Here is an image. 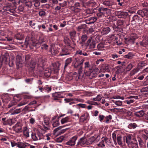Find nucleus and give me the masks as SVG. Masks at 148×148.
Masks as SVG:
<instances>
[{"mask_svg":"<svg viewBox=\"0 0 148 148\" xmlns=\"http://www.w3.org/2000/svg\"><path fill=\"white\" fill-rule=\"evenodd\" d=\"M15 109V107L13 108L12 110H14V111L12 113H11V114H17L21 112L20 109H17L16 110Z\"/></svg>","mask_w":148,"mask_h":148,"instance_id":"4c0bfd02","label":"nucleus"},{"mask_svg":"<svg viewBox=\"0 0 148 148\" xmlns=\"http://www.w3.org/2000/svg\"><path fill=\"white\" fill-rule=\"evenodd\" d=\"M134 114L136 116L141 117L143 116L145 114V113L143 110H141L135 112Z\"/></svg>","mask_w":148,"mask_h":148,"instance_id":"6ab92c4d","label":"nucleus"},{"mask_svg":"<svg viewBox=\"0 0 148 148\" xmlns=\"http://www.w3.org/2000/svg\"><path fill=\"white\" fill-rule=\"evenodd\" d=\"M77 139V137L75 136L72 137L65 144L68 145L72 146L74 145L75 143V141Z\"/></svg>","mask_w":148,"mask_h":148,"instance_id":"0eeeda50","label":"nucleus"},{"mask_svg":"<svg viewBox=\"0 0 148 148\" xmlns=\"http://www.w3.org/2000/svg\"><path fill=\"white\" fill-rule=\"evenodd\" d=\"M51 73V69L47 68L45 71L44 75L46 77H49L50 76Z\"/></svg>","mask_w":148,"mask_h":148,"instance_id":"b1692460","label":"nucleus"},{"mask_svg":"<svg viewBox=\"0 0 148 148\" xmlns=\"http://www.w3.org/2000/svg\"><path fill=\"white\" fill-rule=\"evenodd\" d=\"M50 119L47 117H45L44 118V123L45 125H48L49 121Z\"/></svg>","mask_w":148,"mask_h":148,"instance_id":"58836bf2","label":"nucleus"},{"mask_svg":"<svg viewBox=\"0 0 148 148\" xmlns=\"http://www.w3.org/2000/svg\"><path fill=\"white\" fill-rule=\"evenodd\" d=\"M87 142L86 138L84 137H82L78 140L76 146L78 147L84 146L85 144L87 145Z\"/></svg>","mask_w":148,"mask_h":148,"instance_id":"6e6552de","label":"nucleus"},{"mask_svg":"<svg viewBox=\"0 0 148 148\" xmlns=\"http://www.w3.org/2000/svg\"><path fill=\"white\" fill-rule=\"evenodd\" d=\"M113 102L116 105L118 106H121L122 105V102L120 101H113Z\"/></svg>","mask_w":148,"mask_h":148,"instance_id":"4d7b16f0","label":"nucleus"},{"mask_svg":"<svg viewBox=\"0 0 148 148\" xmlns=\"http://www.w3.org/2000/svg\"><path fill=\"white\" fill-rule=\"evenodd\" d=\"M27 101L26 100L24 99L21 102L19 103L18 105L17 106H21L27 104Z\"/></svg>","mask_w":148,"mask_h":148,"instance_id":"79ce46f5","label":"nucleus"},{"mask_svg":"<svg viewBox=\"0 0 148 148\" xmlns=\"http://www.w3.org/2000/svg\"><path fill=\"white\" fill-rule=\"evenodd\" d=\"M32 139L34 141L40 140L44 138V136L42 133L37 131L36 133H32L31 135Z\"/></svg>","mask_w":148,"mask_h":148,"instance_id":"f257e3e1","label":"nucleus"},{"mask_svg":"<svg viewBox=\"0 0 148 148\" xmlns=\"http://www.w3.org/2000/svg\"><path fill=\"white\" fill-rule=\"evenodd\" d=\"M132 143L129 146L132 148H138V143L136 139L133 140Z\"/></svg>","mask_w":148,"mask_h":148,"instance_id":"dca6fc26","label":"nucleus"},{"mask_svg":"<svg viewBox=\"0 0 148 148\" xmlns=\"http://www.w3.org/2000/svg\"><path fill=\"white\" fill-rule=\"evenodd\" d=\"M110 29L109 27H107L104 29V31L106 34L108 33L110 31Z\"/></svg>","mask_w":148,"mask_h":148,"instance_id":"680f3d73","label":"nucleus"},{"mask_svg":"<svg viewBox=\"0 0 148 148\" xmlns=\"http://www.w3.org/2000/svg\"><path fill=\"white\" fill-rule=\"evenodd\" d=\"M32 42V41L30 38L29 37H27L25 39V45L26 46H27L28 45H30Z\"/></svg>","mask_w":148,"mask_h":148,"instance_id":"7c9ffc66","label":"nucleus"},{"mask_svg":"<svg viewBox=\"0 0 148 148\" xmlns=\"http://www.w3.org/2000/svg\"><path fill=\"white\" fill-rule=\"evenodd\" d=\"M88 38L86 34H84L82 35L81 37V39L82 41L83 42H85Z\"/></svg>","mask_w":148,"mask_h":148,"instance_id":"49530a36","label":"nucleus"},{"mask_svg":"<svg viewBox=\"0 0 148 148\" xmlns=\"http://www.w3.org/2000/svg\"><path fill=\"white\" fill-rule=\"evenodd\" d=\"M59 65L58 64H57L54 65L53 69L54 71L57 72L59 70Z\"/></svg>","mask_w":148,"mask_h":148,"instance_id":"c03bdc74","label":"nucleus"},{"mask_svg":"<svg viewBox=\"0 0 148 148\" xmlns=\"http://www.w3.org/2000/svg\"><path fill=\"white\" fill-rule=\"evenodd\" d=\"M22 64V61L21 57L19 56H17L16 58V65L17 68L18 69Z\"/></svg>","mask_w":148,"mask_h":148,"instance_id":"4468645a","label":"nucleus"},{"mask_svg":"<svg viewBox=\"0 0 148 148\" xmlns=\"http://www.w3.org/2000/svg\"><path fill=\"white\" fill-rule=\"evenodd\" d=\"M87 3L88 6L91 7H94L96 4V3L93 1H89Z\"/></svg>","mask_w":148,"mask_h":148,"instance_id":"c9c22d12","label":"nucleus"},{"mask_svg":"<svg viewBox=\"0 0 148 148\" xmlns=\"http://www.w3.org/2000/svg\"><path fill=\"white\" fill-rule=\"evenodd\" d=\"M138 37L136 36V34H133L131 36L128 40L129 42H131L132 44H134V41Z\"/></svg>","mask_w":148,"mask_h":148,"instance_id":"2eb2a0df","label":"nucleus"},{"mask_svg":"<svg viewBox=\"0 0 148 148\" xmlns=\"http://www.w3.org/2000/svg\"><path fill=\"white\" fill-rule=\"evenodd\" d=\"M70 54V51L67 49H62V52L60 53L61 56L66 55Z\"/></svg>","mask_w":148,"mask_h":148,"instance_id":"bb28decb","label":"nucleus"},{"mask_svg":"<svg viewBox=\"0 0 148 148\" xmlns=\"http://www.w3.org/2000/svg\"><path fill=\"white\" fill-rule=\"evenodd\" d=\"M116 139L118 144L121 147H123L125 145L124 144L122 141V138L121 136H117Z\"/></svg>","mask_w":148,"mask_h":148,"instance_id":"f3484780","label":"nucleus"},{"mask_svg":"<svg viewBox=\"0 0 148 148\" xmlns=\"http://www.w3.org/2000/svg\"><path fill=\"white\" fill-rule=\"evenodd\" d=\"M96 140V138L94 136H92L89 138L87 140V145H90L92 144Z\"/></svg>","mask_w":148,"mask_h":148,"instance_id":"c85d7f7f","label":"nucleus"},{"mask_svg":"<svg viewBox=\"0 0 148 148\" xmlns=\"http://www.w3.org/2000/svg\"><path fill=\"white\" fill-rule=\"evenodd\" d=\"M134 101V100L133 99H130L129 100H127L125 101L124 102L127 103L128 105H130L132 103H133Z\"/></svg>","mask_w":148,"mask_h":148,"instance_id":"6e6d98bb","label":"nucleus"},{"mask_svg":"<svg viewBox=\"0 0 148 148\" xmlns=\"http://www.w3.org/2000/svg\"><path fill=\"white\" fill-rule=\"evenodd\" d=\"M67 4V2L66 1H64V2L62 3H60L59 5L62 7H64L66 6Z\"/></svg>","mask_w":148,"mask_h":148,"instance_id":"0e129e2a","label":"nucleus"},{"mask_svg":"<svg viewBox=\"0 0 148 148\" xmlns=\"http://www.w3.org/2000/svg\"><path fill=\"white\" fill-rule=\"evenodd\" d=\"M138 140L139 142V145L140 146V147L142 148H144V143L143 142L140 138Z\"/></svg>","mask_w":148,"mask_h":148,"instance_id":"bf43d9fd","label":"nucleus"},{"mask_svg":"<svg viewBox=\"0 0 148 148\" xmlns=\"http://www.w3.org/2000/svg\"><path fill=\"white\" fill-rule=\"evenodd\" d=\"M116 15L119 18H125L128 15L127 12L116 11L115 12Z\"/></svg>","mask_w":148,"mask_h":148,"instance_id":"423d86ee","label":"nucleus"},{"mask_svg":"<svg viewBox=\"0 0 148 148\" xmlns=\"http://www.w3.org/2000/svg\"><path fill=\"white\" fill-rule=\"evenodd\" d=\"M105 119H106V121H105V122L106 123H108L109 120H111L112 119V116L111 115H110L108 116H106L105 117Z\"/></svg>","mask_w":148,"mask_h":148,"instance_id":"603ef678","label":"nucleus"},{"mask_svg":"<svg viewBox=\"0 0 148 148\" xmlns=\"http://www.w3.org/2000/svg\"><path fill=\"white\" fill-rule=\"evenodd\" d=\"M29 25L30 26L33 27L36 25L35 23L33 22L32 21H30L29 23Z\"/></svg>","mask_w":148,"mask_h":148,"instance_id":"774afa93","label":"nucleus"},{"mask_svg":"<svg viewBox=\"0 0 148 148\" xmlns=\"http://www.w3.org/2000/svg\"><path fill=\"white\" fill-rule=\"evenodd\" d=\"M28 145L27 143L20 142L17 144V147L19 148H26Z\"/></svg>","mask_w":148,"mask_h":148,"instance_id":"a211bd4d","label":"nucleus"},{"mask_svg":"<svg viewBox=\"0 0 148 148\" xmlns=\"http://www.w3.org/2000/svg\"><path fill=\"white\" fill-rule=\"evenodd\" d=\"M24 6L23 5H21L18 7V10L19 12H23L24 10Z\"/></svg>","mask_w":148,"mask_h":148,"instance_id":"3c124183","label":"nucleus"},{"mask_svg":"<svg viewBox=\"0 0 148 148\" xmlns=\"http://www.w3.org/2000/svg\"><path fill=\"white\" fill-rule=\"evenodd\" d=\"M86 103L89 104H90L92 105H98V103L97 102H94V103H92V102L89 100L87 101Z\"/></svg>","mask_w":148,"mask_h":148,"instance_id":"13d9d810","label":"nucleus"},{"mask_svg":"<svg viewBox=\"0 0 148 148\" xmlns=\"http://www.w3.org/2000/svg\"><path fill=\"white\" fill-rule=\"evenodd\" d=\"M133 67V66L131 64H129L126 68L127 71H129Z\"/></svg>","mask_w":148,"mask_h":148,"instance_id":"e2e57ef3","label":"nucleus"},{"mask_svg":"<svg viewBox=\"0 0 148 148\" xmlns=\"http://www.w3.org/2000/svg\"><path fill=\"white\" fill-rule=\"evenodd\" d=\"M139 70L140 69L138 67L134 68L133 70L131 71L130 73V75L132 76L134 75L137 73Z\"/></svg>","mask_w":148,"mask_h":148,"instance_id":"473e14b6","label":"nucleus"},{"mask_svg":"<svg viewBox=\"0 0 148 148\" xmlns=\"http://www.w3.org/2000/svg\"><path fill=\"white\" fill-rule=\"evenodd\" d=\"M1 120L3 121V124L4 125H5L8 124V123L6 119L5 118H3Z\"/></svg>","mask_w":148,"mask_h":148,"instance_id":"69168bd1","label":"nucleus"},{"mask_svg":"<svg viewBox=\"0 0 148 148\" xmlns=\"http://www.w3.org/2000/svg\"><path fill=\"white\" fill-rule=\"evenodd\" d=\"M102 2L103 5L110 8V6L113 5L111 0H102Z\"/></svg>","mask_w":148,"mask_h":148,"instance_id":"f8f14e48","label":"nucleus"},{"mask_svg":"<svg viewBox=\"0 0 148 148\" xmlns=\"http://www.w3.org/2000/svg\"><path fill=\"white\" fill-rule=\"evenodd\" d=\"M76 32L75 31H73L70 33V35L71 38H74L76 35Z\"/></svg>","mask_w":148,"mask_h":148,"instance_id":"5fc2aeb1","label":"nucleus"},{"mask_svg":"<svg viewBox=\"0 0 148 148\" xmlns=\"http://www.w3.org/2000/svg\"><path fill=\"white\" fill-rule=\"evenodd\" d=\"M142 19L137 15H134L132 18L131 24L132 25H135L137 24H140L141 22Z\"/></svg>","mask_w":148,"mask_h":148,"instance_id":"f03ea898","label":"nucleus"},{"mask_svg":"<svg viewBox=\"0 0 148 148\" xmlns=\"http://www.w3.org/2000/svg\"><path fill=\"white\" fill-rule=\"evenodd\" d=\"M112 138L115 145L117 144L116 142V133L114 132L112 134Z\"/></svg>","mask_w":148,"mask_h":148,"instance_id":"ea45409f","label":"nucleus"},{"mask_svg":"<svg viewBox=\"0 0 148 148\" xmlns=\"http://www.w3.org/2000/svg\"><path fill=\"white\" fill-rule=\"evenodd\" d=\"M16 7L14 5H11L10 4H8L6 6L4 7V9L7 11V12L14 13L16 12Z\"/></svg>","mask_w":148,"mask_h":148,"instance_id":"7ed1b4c3","label":"nucleus"},{"mask_svg":"<svg viewBox=\"0 0 148 148\" xmlns=\"http://www.w3.org/2000/svg\"><path fill=\"white\" fill-rule=\"evenodd\" d=\"M93 13V11L92 9H87L86 10L85 13L86 15L92 14Z\"/></svg>","mask_w":148,"mask_h":148,"instance_id":"8fccbe9b","label":"nucleus"},{"mask_svg":"<svg viewBox=\"0 0 148 148\" xmlns=\"http://www.w3.org/2000/svg\"><path fill=\"white\" fill-rule=\"evenodd\" d=\"M26 5L29 8H31L32 5V2L31 1H28L26 3Z\"/></svg>","mask_w":148,"mask_h":148,"instance_id":"052dcab7","label":"nucleus"},{"mask_svg":"<svg viewBox=\"0 0 148 148\" xmlns=\"http://www.w3.org/2000/svg\"><path fill=\"white\" fill-rule=\"evenodd\" d=\"M72 60V58H68L65 61V64L64 67V70L65 69L67 66L71 63Z\"/></svg>","mask_w":148,"mask_h":148,"instance_id":"412c9836","label":"nucleus"},{"mask_svg":"<svg viewBox=\"0 0 148 148\" xmlns=\"http://www.w3.org/2000/svg\"><path fill=\"white\" fill-rule=\"evenodd\" d=\"M137 13L139 15H140L142 17H143L145 16V12L143 10H140L138 11Z\"/></svg>","mask_w":148,"mask_h":148,"instance_id":"37998d69","label":"nucleus"},{"mask_svg":"<svg viewBox=\"0 0 148 148\" xmlns=\"http://www.w3.org/2000/svg\"><path fill=\"white\" fill-rule=\"evenodd\" d=\"M98 10L99 12H101V14L104 15L105 14H107L108 12L110 11V10L107 8L101 7L99 8Z\"/></svg>","mask_w":148,"mask_h":148,"instance_id":"9d476101","label":"nucleus"},{"mask_svg":"<svg viewBox=\"0 0 148 148\" xmlns=\"http://www.w3.org/2000/svg\"><path fill=\"white\" fill-rule=\"evenodd\" d=\"M54 118L52 119V126L53 127H55L59 126L60 124L59 120L58 119L54 120Z\"/></svg>","mask_w":148,"mask_h":148,"instance_id":"aec40b11","label":"nucleus"},{"mask_svg":"<svg viewBox=\"0 0 148 148\" xmlns=\"http://www.w3.org/2000/svg\"><path fill=\"white\" fill-rule=\"evenodd\" d=\"M9 58V56H7V55L6 56H3L1 57V62H0V68L1 66L2 63L4 62L5 63H7L8 60V58Z\"/></svg>","mask_w":148,"mask_h":148,"instance_id":"9b49d317","label":"nucleus"},{"mask_svg":"<svg viewBox=\"0 0 148 148\" xmlns=\"http://www.w3.org/2000/svg\"><path fill=\"white\" fill-rule=\"evenodd\" d=\"M23 38V36L20 34H16L14 36V38L19 40H21Z\"/></svg>","mask_w":148,"mask_h":148,"instance_id":"f704fd0d","label":"nucleus"},{"mask_svg":"<svg viewBox=\"0 0 148 148\" xmlns=\"http://www.w3.org/2000/svg\"><path fill=\"white\" fill-rule=\"evenodd\" d=\"M89 119V114L86 112L83 111L82 112V115L79 118V121L84 122L85 121Z\"/></svg>","mask_w":148,"mask_h":148,"instance_id":"39448f33","label":"nucleus"},{"mask_svg":"<svg viewBox=\"0 0 148 148\" xmlns=\"http://www.w3.org/2000/svg\"><path fill=\"white\" fill-rule=\"evenodd\" d=\"M101 70L103 72H108L110 71L109 67L107 65L103 66Z\"/></svg>","mask_w":148,"mask_h":148,"instance_id":"2f4dec72","label":"nucleus"},{"mask_svg":"<svg viewBox=\"0 0 148 148\" xmlns=\"http://www.w3.org/2000/svg\"><path fill=\"white\" fill-rule=\"evenodd\" d=\"M97 145L99 147L104 148L105 146L104 140H102L99 143L97 144Z\"/></svg>","mask_w":148,"mask_h":148,"instance_id":"a18cd8bd","label":"nucleus"},{"mask_svg":"<svg viewBox=\"0 0 148 148\" xmlns=\"http://www.w3.org/2000/svg\"><path fill=\"white\" fill-rule=\"evenodd\" d=\"M88 21L89 22L87 23L88 24H90L93 23L97 20V18L95 17H92L89 18L88 19Z\"/></svg>","mask_w":148,"mask_h":148,"instance_id":"393cba45","label":"nucleus"},{"mask_svg":"<svg viewBox=\"0 0 148 148\" xmlns=\"http://www.w3.org/2000/svg\"><path fill=\"white\" fill-rule=\"evenodd\" d=\"M63 97L61 95L60 92H56L52 94V100L53 101H58L60 103H62V101L60 100V99Z\"/></svg>","mask_w":148,"mask_h":148,"instance_id":"20e7f679","label":"nucleus"},{"mask_svg":"<svg viewBox=\"0 0 148 148\" xmlns=\"http://www.w3.org/2000/svg\"><path fill=\"white\" fill-rule=\"evenodd\" d=\"M70 121V118L67 116L62 118L61 120V123L62 124H63Z\"/></svg>","mask_w":148,"mask_h":148,"instance_id":"a878e982","label":"nucleus"},{"mask_svg":"<svg viewBox=\"0 0 148 148\" xmlns=\"http://www.w3.org/2000/svg\"><path fill=\"white\" fill-rule=\"evenodd\" d=\"M79 69H78V74L79 75V76H80L81 75L83 71V67L82 66H79Z\"/></svg>","mask_w":148,"mask_h":148,"instance_id":"de8ad7c7","label":"nucleus"},{"mask_svg":"<svg viewBox=\"0 0 148 148\" xmlns=\"http://www.w3.org/2000/svg\"><path fill=\"white\" fill-rule=\"evenodd\" d=\"M104 45L101 43L99 44L97 46V48L99 50H102L103 48L104 47Z\"/></svg>","mask_w":148,"mask_h":148,"instance_id":"09e8293b","label":"nucleus"},{"mask_svg":"<svg viewBox=\"0 0 148 148\" xmlns=\"http://www.w3.org/2000/svg\"><path fill=\"white\" fill-rule=\"evenodd\" d=\"M84 68L86 69V68H89L90 67V63L89 62H86L84 63Z\"/></svg>","mask_w":148,"mask_h":148,"instance_id":"338daca9","label":"nucleus"},{"mask_svg":"<svg viewBox=\"0 0 148 148\" xmlns=\"http://www.w3.org/2000/svg\"><path fill=\"white\" fill-rule=\"evenodd\" d=\"M138 126L137 124L135 123H130L128 125V128L130 129H134Z\"/></svg>","mask_w":148,"mask_h":148,"instance_id":"c756f323","label":"nucleus"},{"mask_svg":"<svg viewBox=\"0 0 148 148\" xmlns=\"http://www.w3.org/2000/svg\"><path fill=\"white\" fill-rule=\"evenodd\" d=\"M146 65V64L144 61H141L138 63V66L139 67L142 68Z\"/></svg>","mask_w":148,"mask_h":148,"instance_id":"e433bc0d","label":"nucleus"},{"mask_svg":"<svg viewBox=\"0 0 148 148\" xmlns=\"http://www.w3.org/2000/svg\"><path fill=\"white\" fill-rule=\"evenodd\" d=\"M135 139H132L131 136L130 135L128 136L126 138V143L129 145L132 143V142L133 140Z\"/></svg>","mask_w":148,"mask_h":148,"instance_id":"5701e85b","label":"nucleus"},{"mask_svg":"<svg viewBox=\"0 0 148 148\" xmlns=\"http://www.w3.org/2000/svg\"><path fill=\"white\" fill-rule=\"evenodd\" d=\"M39 15L40 16H44L45 15L46 12L44 10H41L39 12Z\"/></svg>","mask_w":148,"mask_h":148,"instance_id":"864d4df0","label":"nucleus"},{"mask_svg":"<svg viewBox=\"0 0 148 148\" xmlns=\"http://www.w3.org/2000/svg\"><path fill=\"white\" fill-rule=\"evenodd\" d=\"M36 62L35 60L31 61L29 65L30 69L31 70H33L35 68L36 66Z\"/></svg>","mask_w":148,"mask_h":148,"instance_id":"4be33fe9","label":"nucleus"},{"mask_svg":"<svg viewBox=\"0 0 148 148\" xmlns=\"http://www.w3.org/2000/svg\"><path fill=\"white\" fill-rule=\"evenodd\" d=\"M84 61V59H82L81 60L79 63L78 64H77L76 63H75L74 65V68H77L79 66H82V64H83Z\"/></svg>","mask_w":148,"mask_h":148,"instance_id":"72a5a7b5","label":"nucleus"},{"mask_svg":"<svg viewBox=\"0 0 148 148\" xmlns=\"http://www.w3.org/2000/svg\"><path fill=\"white\" fill-rule=\"evenodd\" d=\"M23 135L27 138L29 137V130L26 127L23 128Z\"/></svg>","mask_w":148,"mask_h":148,"instance_id":"cd10ccee","label":"nucleus"},{"mask_svg":"<svg viewBox=\"0 0 148 148\" xmlns=\"http://www.w3.org/2000/svg\"><path fill=\"white\" fill-rule=\"evenodd\" d=\"M45 63V59L42 58H40L38 60V66L41 67L43 68Z\"/></svg>","mask_w":148,"mask_h":148,"instance_id":"ddd939ff","label":"nucleus"},{"mask_svg":"<svg viewBox=\"0 0 148 148\" xmlns=\"http://www.w3.org/2000/svg\"><path fill=\"white\" fill-rule=\"evenodd\" d=\"M101 98L102 97L100 95H97V96L96 97L93 98L92 99L94 101H99L101 100Z\"/></svg>","mask_w":148,"mask_h":148,"instance_id":"a19ab883","label":"nucleus"},{"mask_svg":"<svg viewBox=\"0 0 148 148\" xmlns=\"http://www.w3.org/2000/svg\"><path fill=\"white\" fill-rule=\"evenodd\" d=\"M86 45L87 46H89L90 48H94L95 47V42L94 41H91V38H90L87 41Z\"/></svg>","mask_w":148,"mask_h":148,"instance_id":"1a4fd4ad","label":"nucleus"}]
</instances>
